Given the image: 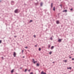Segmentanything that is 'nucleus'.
Wrapping results in <instances>:
<instances>
[{
	"label": "nucleus",
	"mask_w": 74,
	"mask_h": 74,
	"mask_svg": "<svg viewBox=\"0 0 74 74\" xmlns=\"http://www.w3.org/2000/svg\"><path fill=\"white\" fill-rule=\"evenodd\" d=\"M37 61H34V64H35V63H37Z\"/></svg>",
	"instance_id": "obj_13"
},
{
	"label": "nucleus",
	"mask_w": 74,
	"mask_h": 74,
	"mask_svg": "<svg viewBox=\"0 0 74 74\" xmlns=\"http://www.w3.org/2000/svg\"><path fill=\"white\" fill-rule=\"evenodd\" d=\"M14 37H16V36H14Z\"/></svg>",
	"instance_id": "obj_41"
},
{
	"label": "nucleus",
	"mask_w": 74,
	"mask_h": 74,
	"mask_svg": "<svg viewBox=\"0 0 74 74\" xmlns=\"http://www.w3.org/2000/svg\"><path fill=\"white\" fill-rule=\"evenodd\" d=\"M51 47V45H49L48 46V47L49 48H50Z\"/></svg>",
	"instance_id": "obj_12"
},
{
	"label": "nucleus",
	"mask_w": 74,
	"mask_h": 74,
	"mask_svg": "<svg viewBox=\"0 0 74 74\" xmlns=\"http://www.w3.org/2000/svg\"><path fill=\"white\" fill-rule=\"evenodd\" d=\"M72 10H73V9L72 8H71V11H72Z\"/></svg>",
	"instance_id": "obj_28"
},
{
	"label": "nucleus",
	"mask_w": 74,
	"mask_h": 74,
	"mask_svg": "<svg viewBox=\"0 0 74 74\" xmlns=\"http://www.w3.org/2000/svg\"><path fill=\"white\" fill-rule=\"evenodd\" d=\"M36 1H37V0H36Z\"/></svg>",
	"instance_id": "obj_43"
},
{
	"label": "nucleus",
	"mask_w": 74,
	"mask_h": 74,
	"mask_svg": "<svg viewBox=\"0 0 74 74\" xmlns=\"http://www.w3.org/2000/svg\"><path fill=\"white\" fill-rule=\"evenodd\" d=\"M35 47H37V45H35Z\"/></svg>",
	"instance_id": "obj_31"
},
{
	"label": "nucleus",
	"mask_w": 74,
	"mask_h": 74,
	"mask_svg": "<svg viewBox=\"0 0 74 74\" xmlns=\"http://www.w3.org/2000/svg\"><path fill=\"white\" fill-rule=\"evenodd\" d=\"M53 3H51V8H52L53 7Z\"/></svg>",
	"instance_id": "obj_7"
},
{
	"label": "nucleus",
	"mask_w": 74,
	"mask_h": 74,
	"mask_svg": "<svg viewBox=\"0 0 74 74\" xmlns=\"http://www.w3.org/2000/svg\"><path fill=\"white\" fill-rule=\"evenodd\" d=\"M41 74H47L45 73H44V71H42L41 72Z\"/></svg>",
	"instance_id": "obj_3"
},
{
	"label": "nucleus",
	"mask_w": 74,
	"mask_h": 74,
	"mask_svg": "<svg viewBox=\"0 0 74 74\" xmlns=\"http://www.w3.org/2000/svg\"><path fill=\"white\" fill-rule=\"evenodd\" d=\"M1 58H2V59H3V57H1Z\"/></svg>",
	"instance_id": "obj_33"
},
{
	"label": "nucleus",
	"mask_w": 74,
	"mask_h": 74,
	"mask_svg": "<svg viewBox=\"0 0 74 74\" xmlns=\"http://www.w3.org/2000/svg\"><path fill=\"white\" fill-rule=\"evenodd\" d=\"M11 3H14V2L13 1H12L11 2Z\"/></svg>",
	"instance_id": "obj_16"
},
{
	"label": "nucleus",
	"mask_w": 74,
	"mask_h": 74,
	"mask_svg": "<svg viewBox=\"0 0 74 74\" xmlns=\"http://www.w3.org/2000/svg\"><path fill=\"white\" fill-rule=\"evenodd\" d=\"M56 23L58 24L59 23V21H56Z\"/></svg>",
	"instance_id": "obj_4"
},
{
	"label": "nucleus",
	"mask_w": 74,
	"mask_h": 74,
	"mask_svg": "<svg viewBox=\"0 0 74 74\" xmlns=\"http://www.w3.org/2000/svg\"><path fill=\"white\" fill-rule=\"evenodd\" d=\"M26 71H27V69H26L25 70V71H24L25 72H26Z\"/></svg>",
	"instance_id": "obj_19"
},
{
	"label": "nucleus",
	"mask_w": 74,
	"mask_h": 74,
	"mask_svg": "<svg viewBox=\"0 0 74 74\" xmlns=\"http://www.w3.org/2000/svg\"><path fill=\"white\" fill-rule=\"evenodd\" d=\"M1 40H0V43H1Z\"/></svg>",
	"instance_id": "obj_29"
},
{
	"label": "nucleus",
	"mask_w": 74,
	"mask_h": 74,
	"mask_svg": "<svg viewBox=\"0 0 74 74\" xmlns=\"http://www.w3.org/2000/svg\"><path fill=\"white\" fill-rule=\"evenodd\" d=\"M1 1L0 0V2H1Z\"/></svg>",
	"instance_id": "obj_42"
},
{
	"label": "nucleus",
	"mask_w": 74,
	"mask_h": 74,
	"mask_svg": "<svg viewBox=\"0 0 74 74\" xmlns=\"http://www.w3.org/2000/svg\"><path fill=\"white\" fill-rule=\"evenodd\" d=\"M50 39L51 40H52V37H51L50 38Z\"/></svg>",
	"instance_id": "obj_15"
},
{
	"label": "nucleus",
	"mask_w": 74,
	"mask_h": 74,
	"mask_svg": "<svg viewBox=\"0 0 74 74\" xmlns=\"http://www.w3.org/2000/svg\"><path fill=\"white\" fill-rule=\"evenodd\" d=\"M14 69H12L11 71V73H13V72H14Z\"/></svg>",
	"instance_id": "obj_10"
},
{
	"label": "nucleus",
	"mask_w": 74,
	"mask_h": 74,
	"mask_svg": "<svg viewBox=\"0 0 74 74\" xmlns=\"http://www.w3.org/2000/svg\"><path fill=\"white\" fill-rule=\"evenodd\" d=\"M33 73H32V72H31L30 73V74H33Z\"/></svg>",
	"instance_id": "obj_26"
},
{
	"label": "nucleus",
	"mask_w": 74,
	"mask_h": 74,
	"mask_svg": "<svg viewBox=\"0 0 74 74\" xmlns=\"http://www.w3.org/2000/svg\"><path fill=\"white\" fill-rule=\"evenodd\" d=\"M31 22H32V20H30L29 22V23H30Z\"/></svg>",
	"instance_id": "obj_24"
},
{
	"label": "nucleus",
	"mask_w": 74,
	"mask_h": 74,
	"mask_svg": "<svg viewBox=\"0 0 74 74\" xmlns=\"http://www.w3.org/2000/svg\"><path fill=\"white\" fill-rule=\"evenodd\" d=\"M69 58H71V57H69Z\"/></svg>",
	"instance_id": "obj_37"
},
{
	"label": "nucleus",
	"mask_w": 74,
	"mask_h": 74,
	"mask_svg": "<svg viewBox=\"0 0 74 74\" xmlns=\"http://www.w3.org/2000/svg\"><path fill=\"white\" fill-rule=\"evenodd\" d=\"M49 54L50 55H51V53H52V51H51L49 53Z\"/></svg>",
	"instance_id": "obj_18"
},
{
	"label": "nucleus",
	"mask_w": 74,
	"mask_h": 74,
	"mask_svg": "<svg viewBox=\"0 0 74 74\" xmlns=\"http://www.w3.org/2000/svg\"><path fill=\"white\" fill-rule=\"evenodd\" d=\"M22 69V67H21L20 68V69Z\"/></svg>",
	"instance_id": "obj_36"
},
{
	"label": "nucleus",
	"mask_w": 74,
	"mask_h": 74,
	"mask_svg": "<svg viewBox=\"0 0 74 74\" xmlns=\"http://www.w3.org/2000/svg\"><path fill=\"white\" fill-rule=\"evenodd\" d=\"M54 48V46H52L51 47V49H53Z\"/></svg>",
	"instance_id": "obj_6"
},
{
	"label": "nucleus",
	"mask_w": 74,
	"mask_h": 74,
	"mask_svg": "<svg viewBox=\"0 0 74 74\" xmlns=\"http://www.w3.org/2000/svg\"><path fill=\"white\" fill-rule=\"evenodd\" d=\"M25 48H27V47H25Z\"/></svg>",
	"instance_id": "obj_32"
},
{
	"label": "nucleus",
	"mask_w": 74,
	"mask_h": 74,
	"mask_svg": "<svg viewBox=\"0 0 74 74\" xmlns=\"http://www.w3.org/2000/svg\"><path fill=\"white\" fill-rule=\"evenodd\" d=\"M55 63V62H53V63Z\"/></svg>",
	"instance_id": "obj_38"
},
{
	"label": "nucleus",
	"mask_w": 74,
	"mask_h": 74,
	"mask_svg": "<svg viewBox=\"0 0 74 74\" xmlns=\"http://www.w3.org/2000/svg\"><path fill=\"white\" fill-rule=\"evenodd\" d=\"M18 11V10L16 9L14 11V12H15V13H17Z\"/></svg>",
	"instance_id": "obj_2"
},
{
	"label": "nucleus",
	"mask_w": 74,
	"mask_h": 74,
	"mask_svg": "<svg viewBox=\"0 0 74 74\" xmlns=\"http://www.w3.org/2000/svg\"><path fill=\"white\" fill-rule=\"evenodd\" d=\"M37 3H38V2H37Z\"/></svg>",
	"instance_id": "obj_46"
},
{
	"label": "nucleus",
	"mask_w": 74,
	"mask_h": 74,
	"mask_svg": "<svg viewBox=\"0 0 74 74\" xmlns=\"http://www.w3.org/2000/svg\"><path fill=\"white\" fill-rule=\"evenodd\" d=\"M34 37L35 38V37H36V35H34Z\"/></svg>",
	"instance_id": "obj_25"
},
{
	"label": "nucleus",
	"mask_w": 74,
	"mask_h": 74,
	"mask_svg": "<svg viewBox=\"0 0 74 74\" xmlns=\"http://www.w3.org/2000/svg\"><path fill=\"white\" fill-rule=\"evenodd\" d=\"M24 50H23L22 51V53H23V52Z\"/></svg>",
	"instance_id": "obj_23"
},
{
	"label": "nucleus",
	"mask_w": 74,
	"mask_h": 74,
	"mask_svg": "<svg viewBox=\"0 0 74 74\" xmlns=\"http://www.w3.org/2000/svg\"><path fill=\"white\" fill-rule=\"evenodd\" d=\"M60 5V7H62V5Z\"/></svg>",
	"instance_id": "obj_27"
},
{
	"label": "nucleus",
	"mask_w": 74,
	"mask_h": 74,
	"mask_svg": "<svg viewBox=\"0 0 74 74\" xmlns=\"http://www.w3.org/2000/svg\"><path fill=\"white\" fill-rule=\"evenodd\" d=\"M64 62L65 63H66V62H67V61L66 60H64Z\"/></svg>",
	"instance_id": "obj_20"
},
{
	"label": "nucleus",
	"mask_w": 74,
	"mask_h": 74,
	"mask_svg": "<svg viewBox=\"0 0 74 74\" xmlns=\"http://www.w3.org/2000/svg\"><path fill=\"white\" fill-rule=\"evenodd\" d=\"M39 51H41V48H39Z\"/></svg>",
	"instance_id": "obj_17"
},
{
	"label": "nucleus",
	"mask_w": 74,
	"mask_h": 74,
	"mask_svg": "<svg viewBox=\"0 0 74 74\" xmlns=\"http://www.w3.org/2000/svg\"><path fill=\"white\" fill-rule=\"evenodd\" d=\"M16 74H17V73H16Z\"/></svg>",
	"instance_id": "obj_45"
},
{
	"label": "nucleus",
	"mask_w": 74,
	"mask_h": 74,
	"mask_svg": "<svg viewBox=\"0 0 74 74\" xmlns=\"http://www.w3.org/2000/svg\"><path fill=\"white\" fill-rule=\"evenodd\" d=\"M67 69H69V68H67Z\"/></svg>",
	"instance_id": "obj_40"
},
{
	"label": "nucleus",
	"mask_w": 74,
	"mask_h": 74,
	"mask_svg": "<svg viewBox=\"0 0 74 74\" xmlns=\"http://www.w3.org/2000/svg\"><path fill=\"white\" fill-rule=\"evenodd\" d=\"M53 11H55V7L53 8Z\"/></svg>",
	"instance_id": "obj_11"
},
{
	"label": "nucleus",
	"mask_w": 74,
	"mask_h": 74,
	"mask_svg": "<svg viewBox=\"0 0 74 74\" xmlns=\"http://www.w3.org/2000/svg\"><path fill=\"white\" fill-rule=\"evenodd\" d=\"M67 10H64V11H63V12H67Z\"/></svg>",
	"instance_id": "obj_9"
},
{
	"label": "nucleus",
	"mask_w": 74,
	"mask_h": 74,
	"mask_svg": "<svg viewBox=\"0 0 74 74\" xmlns=\"http://www.w3.org/2000/svg\"><path fill=\"white\" fill-rule=\"evenodd\" d=\"M23 58H25V56H23Z\"/></svg>",
	"instance_id": "obj_35"
},
{
	"label": "nucleus",
	"mask_w": 74,
	"mask_h": 74,
	"mask_svg": "<svg viewBox=\"0 0 74 74\" xmlns=\"http://www.w3.org/2000/svg\"><path fill=\"white\" fill-rule=\"evenodd\" d=\"M61 8H62V6H61Z\"/></svg>",
	"instance_id": "obj_39"
},
{
	"label": "nucleus",
	"mask_w": 74,
	"mask_h": 74,
	"mask_svg": "<svg viewBox=\"0 0 74 74\" xmlns=\"http://www.w3.org/2000/svg\"><path fill=\"white\" fill-rule=\"evenodd\" d=\"M36 66H39V64H38V63H37L36 64Z\"/></svg>",
	"instance_id": "obj_14"
},
{
	"label": "nucleus",
	"mask_w": 74,
	"mask_h": 74,
	"mask_svg": "<svg viewBox=\"0 0 74 74\" xmlns=\"http://www.w3.org/2000/svg\"><path fill=\"white\" fill-rule=\"evenodd\" d=\"M72 60H74V58H73L72 59Z\"/></svg>",
	"instance_id": "obj_30"
},
{
	"label": "nucleus",
	"mask_w": 74,
	"mask_h": 74,
	"mask_svg": "<svg viewBox=\"0 0 74 74\" xmlns=\"http://www.w3.org/2000/svg\"><path fill=\"white\" fill-rule=\"evenodd\" d=\"M16 53L15 52H14V54H13V56H14V57H15V56H16Z\"/></svg>",
	"instance_id": "obj_1"
},
{
	"label": "nucleus",
	"mask_w": 74,
	"mask_h": 74,
	"mask_svg": "<svg viewBox=\"0 0 74 74\" xmlns=\"http://www.w3.org/2000/svg\"><path fill=\"white\" fill-rule=\"evenodd\" d=\"M69 69H70V70H71V67H69Z\"/></svg>",
	"instance_id": "obj_21"
},
{
	"label": "nucleus",
	"mask_w": 74,
	"mask_h": 74,
	"mask_svg": "<svg viewBox=\"0 0 74 74\" xmlns=\"http://www.w3.org/2000/svg\"><path fill=\"white\" fill-rule=\"evenodd\" d=\"M32 60H33V62H34V61H34V59H32Z\"/></svg>",
	"instance_id": "obj_22"
},
{
	"label": "nucleus",
	"mask_w": 74,
	"mask_h": 74,
	"mask_svg": "<svg viewBox=\"0 0 74 74\" xmlns=\"http://www.w3.org/2000/svg\"><path fill=\"white\" fill-rule=\"evenodd\" d=\"M30 71V69H29L28 70V71Z\"/></svg>",
	"instance_id": "obj_34"
},
{
	"label": "nucleus",
	"mask_w": 74,
	"mask_h": 74,
	"mask_svg": "<svg viewBox=\"0 0 74 74\" xmlns=\"http://www.w3.org/2000/svg\"><path fill=\"white\" fill-rule=\"evenodd\" d=\"M42 48H43V47H42Z\"/></svg>",
	"instance_id": "obj_44"
},
{
	"label": "nucleus",
	"mask_w": 74,
	"mask_h": 74,
	"mask_svg": "<svg viewBox=\"0 0 74 74\" xmlns=\"http://www.w3.org/2000/svg\"><path fill=\"white\" fill-rule=\"evenodd\" d=\"M42 4H43L42 2H41L40 3V6H42Z\"/></svg>",
	"instance_id": "obj_8"
},
{
	"label": "nucleus",
	"mask_w": 74,
	"mask_h": 74,
	"mask_svg": "<svg viewBox=\"0 0 74 74\" xmlns=\"http://www.w3.org/2000/svg\"><path fill=\"white\" fill-rule=\"evenodd\" d=\"M58 42H60L61 41H62V40L61 39H59L58 40Z\"/></svg>",
	"instance_id": "obj_5"
}]
</instances>
